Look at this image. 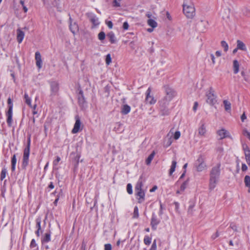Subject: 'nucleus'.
<instances>
[{
  "mask_svg": "<svg viewBox=\"0 0 250 250\" xmlns=\"http://www.w3.org/2000/svg\"><path fill=\"white\" fill-rule=\"evenodd\" d=\"M220 174V164L213 167L210 172L209 189H213L218 181Z\"/></svg>",
  "mask_w": 250,
  "mask_h": 250,
  "instance_id": "obj_1",
  "label": "nucleus"
},
{
  "mask_svg": "<svg viewBox=\"0 0 250 250\" xmlns=\"http://www.w3.org/2000/svg\"><path fill=\"white\" fill-rule=\"evenodd\" d=\"M183 6L184 13L187 18L192 19L195 15V9L190 0H184Z\"/></svg>",
  "mask_w": 250,
  "mask_h": 250,
  "instance_id": "obj_2",
  "label": "nucleus"
},
{
  "mask_svg": "<svg viewBox=\"0 0 250 250\" xmlns=\"http://www.w3.org/2000/svg\"><path fill=\"white\" fill-rule=\"evenodd\" d=\"M170 101L163 98L160 102L161 113L162 116H167L169 114L170 108L169 107Z\"/></svg>",
  "mask_w": 250,
  "mask_h": 250,
  "instance_id": "obj_3",
  "label": "nucleus"
},
{
  "mask_svg": "<svg viewBox=\"0 0 250 250\" xmlns=\"http://www.w3.org/2000/svg\"><path fill=\"white\" fill-rule=\"evenodd\" d=\"M30 138L28 139L27 146L24 148L21 167L25 169L28 164L29 156L30 154Z\"/></svg>",
  "mask_w": 250,
  "mask_h": 250,
  "instance_id": "obj_4",
  "label": "nucleus"
},
{
  "mask_svg": "<svg viewBox=\"0 0 250 250\" xmlns=\"http://www.w3.org/2000/svg\"><path fill=\"white\" fill-rule=\"evenodd\" d=\"M206 157L203 155H200L195 163V167L198 171H202L207 168L205 163Z\"/></svg>",
  "mask_w": 250,
  "mask_h": 250,
  "instance_id": "obj_5",
  "label": "nucleus"
},
{
  "mask_svg": "<svg viewBox=\"0 0 250 250\" xmlns=\"http://www.w3.org/2000/svg\"><path fill=\"white\" fill-rule=\"evenodd\" d=\"M206 102L210 105H214L217 102L216 96L214 94V91L212 87H209L206 92Z\"/></svg>",
  "mask_w": 250,
  "mask_h": 250,
  "instance_id": "obj_6",
  "label": "nucleus"
},
{
  "mask_svg": "<svg viewBox=\"0 0 250 250\" xmlns=\"http://www.w3.org/2000/svg\"><path fill=\"white\" fill-rule=\"evenodd\" d=\"M7 103L9 105L8 110L6 113L7 123L9 125H11L12 122V110L13 104L11 99L9 98L7 100Z\"/></svg>",
  "mask_w": 250,
  "mask_h": 250,
  "instance_id": "obj_7",
  "label": "nucleus"
},
{
  "mask_svg": "<svg viewBox=\"0 0 250 250\" xmlns=\"http://www.w3.org/2000/svg\"><path fill=\"white\" fill-rule=\"evenodd\" d=\"M50 96L53 97L57 95L58 93L59 90V83L55 81L50 82Z\"/></svg>",
  "mask_w": 250,
  "mask_h": 250,
  "instance_id": "obj_8",
  "label": "nucleus"
},
{
  "mask_svg": "<svg viewBox=\"0 0 250 250\" xmlns=\"http://www.w3.org/2000/svg\"><path fill=\"white\" fill-rule=\"evenodd\" d=\"M76 122L74 125V127L72 130V133L75 134L79 132L81 129L80 128L81 125V122L79 116H75Z\"/></svg>",
  "mask_w": 250,
  "mask_h": 250,
  "instance_id": "obj_9",
  "label": "nucleus"
},
{
  "mask_svg": "<svg viewBox=\"0 0 250 250\" xmlns=\"http://www.w3.org/2000/svg\"><path fill=\"white\" fill-rule=\"evenodd\" d=\"M151 88L149 87L146 92V102L150 104H154L156 103V100L154 97L150 95Z\"/></svg>",
  "mask_w": 250,
  "mask_h": 250,
  "instance_id": "obj_10",
  "label": "nucleus"
},
{
  "mask_svg": "<svg viewBox=\"0 0 250 250\" xmlns=\"http://www.w3.org/2000/svg\"><path fill=\"white\" fill-rule=\"evenodd\" d=\"M160 223V220L157 218L156 216L154 213L152 214L150 225L152 227V229L155 230L157 229V225Z\"/></svg>",
  "mask_w": 250,
  "mask_h": 250,
  "instance_id": "obj_11",
  "label": "nucleus"
},
{
  "mask_svg": "<svg viewBox=\"0 0 250 250\" xmlns=\"http://www.w3.org/2000/svg\"><path fill=\"white\" fill-rule=\"evenodd\" d=\"M207 132L206 125L204 123H202L198 128V135L201 137H205Z\"/></svg>",
  "mask_w": 250,
  "mask_h": 250,
  "instance_id": "obj_12",
  "label": "nucleus"
},
{
  "mask_svg": "<svg viewBox=\"0 0 250 250\" xmlns=\"http://www.w3.org/2000/svg\"><path fill=\"white\" fill-rule=\"evenodd\" d=\"M166 96L164 98L169 101H171L173 98L175 96V92L173 90L170 88H167L166 89Z\"/></svg>",
  "mask_w": 250,
  "mask_h": 250,
  "instance_id": "obj_13",
  "label": "nucleus"
},
{
  "mask_svg": "<svg viewBox=\"0 0 250 250\" xmlns=\"http://www.w3.org/2000/svg\"><path fill=\"white\" fill-rule=\"evenodd\" d=\"M35 60L37 66L39 69L41 68L42 67V60L41 55L39 52L35 53Z\"/></svg>",
  "mask_w": 250,
  "mask_h": 250,
  "instance_id": "obj_14",
  "label": "nucleus"
},
{
  "mask_svg": "<svg viewBox=\"0 0 250 250\" xmlns=\"http://www.w3.org/2000/svg\"><path fill=\"white\" fill-rule=\"evenodd\" d=\"M136 195L137 197H139L138 198V202L139 203H142L145 200V193L143 190H138V191H135Z\"/></svg>",
  "mask_w": 250,
  "mask_h": 250,
  "instance_id": "obj_15",
  "label": "nucleus"
},
{
  "mask_svg": "<svg viewBox=\"0 0 250 250\" xmlns=\"http://www.w3.org/2000/svg\"><path fill=\"white\" fill-rule=\"evenodd\" d=\"M217 134L220 139H223L229 136V132L225 129H222L217 131Z\"/></svg>",
  "mask_w": 250,
  "mask_h": 250,
  "instance_id": "obj_16",
  "label": "nucleus"
},
{
  "mask_svg": "<svg viewBox=\"0 0 250 250\" xmlns=\"http://www.w3.org/2000/svg\"><path fill=\"white\" fill-rule=\"evenodd\" d=\"M69 28L71 31L75 34L78 30V26L76 22L72 23V19L71 17H69Z\"/></svg>",
  "mask_w": 250,
  "mask_h": 250,
  "instance_id": "obj_17",
  "label": "nucleus"
},
{
  "mask_svg": "<svg viewBox=\"0 0 250 250\" xmlns=\"http://www.w3.org/2000/svg\"><path fill=\"white\" fill-rule=\"evenodd\" d=\"M172 143V139L171 138V135L170 136L169 134H168L164 139V146L165 147H167L171 145Z\"/></svg>",
  "mask_w": 250,
  "mask_h": 250,
  "instance_id": "obj_18",
  "label": "nucleus"
},
{
  "mask_svg": "<svg viewBox=\"0 0 250 250\" xmlns=\"http://www.w3.org/2000/svg\"><path fill=\"white\" fill-rule=\"evenodd\" d=\"M51 240V232L45 233L43 236L42 237L41 241L42 244L48 243Z\"/></svg>",
  "mask_w": 250,
  "mask_h": 250,
  "instance_id": "obj_19",
  "label": "nucleus"
},
{
  "mask_svg": "<svg viewBox=\"0 0 250 250\" xmlns=\"http://www.w3.org/2000/svg\"><path fill=\"white\" fill-rule=\"evenodd\" d=\"M17 39L18 42L19 43H20L22 42V41L24 38V33L23 31H22L20 29H17Z\"/></svg>",
  "mask_w": 250,
  "mask_h": 250,
  "instance_id": "obj_20",
  "label": "nucleus"
},
{
  "mask_svg": "<svg viewBox=\"0 0 250 250\" xmlns=\"http://www.w3.org/2000/svg\"><path fill=\"white\" fill-rule=\"evenodd\" d=\"M107 37L109 39L111 43H115L117 42V39L114 33L110 31L107 34Z\"/></svg>",
  "mask_w": 250,
  "mask_h": 250,
  "instance_id": "obj_21",
  "label": "nucleus"
},
{
  "mask_svg": "<svg viewBox=\"0 0 250 250\" xmlns=\"http://www.w3.org/2000/svg\"><path fill=\"white\" fill-rule=\"evenodd\" d=\"M176 166H177V162L176 161V159H173L172 161L170 168L169 170V175L170 176H171L173 174V173L175 171Z\"/></svg>",
  "mask_w": 250,
  "mask_h": 250,
  "instance_id": "obj_22",
  "label": "nucleus"
},
{
  "mask_svg": "<svg viewBox=\"0 0 250 250\" xmlns=\"http://www.w3.org/2000/svg\"><path fill=\"white\" fill-rule=\"evenodd\" d=\"M130 107L127 104H124L121 108V113L124 115L127 114L130 111Z\"/></svg>",
  "mask_w": 250,
  "mask_h": 250,
  "instance_id": "obj_23",
  "label": "nucleus"
},
{
  "mask_svg": "<svg viewBox=\"0 0 250 250\" xmlns=\"http://www.w3.org/2000/svg\"><path fill=\"white\" fill-rule=\"evenodd\" d=\"M143 186V181L142 178L140 177L137 182L135 187V191L141 190L142 189V187Z\"/></svg>",
  "mask_w": 250,
  "mask_h": 250,
  "instance_id": "obj_24",
  "label": "nucleus"
},
{
  "mask_svg": "<svg viewBox=\"0 0 250 250\" xmlns=\"http://www.w3.org/2000/svg\"><path fill=\"white\" fill-rule=\"evenodd\" d=\"M237 47L241 50L246 51L247 50L245 44L240 40L237 41Z\"/></svg>",
  "mask_w": 250,
  "mask_h": 250,
  "instance_id": "obj_25",
  "label": "nucleus"
},
{
  "mask_svg": "<svg viewBox=\"0 0 250 250\" xmlns=\"http://www.w3.org/2000/svg\"><path fill=\"white\" fill-rule=\"evenodd\" d=\"M233 68L234 74H237L239 70V63L237 60H234L233 62Z\"/></svg>",
  "mask_w": 250,
  "mask_h": 250,
  "instance_id": "obj_26",
  "label": "nucleus"
},
{
  "mask_svg": "<svg viewBox=\"0 0 250 250\" xmlns=\"http://www.w3.org/2000/svg\"><path fill=\"white\" fill-rule=\"evenodd\" d=\"M16 163L17 159L16 154H14L11 159V169L12 171H14L15 170Z\"/></svg>",
  "mask_w": 250,
  "mask_h": 250,
  "instance_id": "obj_27",
  "label": "nucleus"
},
{
  "mask_svg": "<svg viewBox=\"0 0 250 250\" xmlns=\"http://www.w3.org/2000/svg\"><path fill=\"white\" fill-rule=\"evenodd\" d=\"M155 155V152L154 151H153L149 156L148 157H147V158L146 159V163L147 165H149L152 159H153L154 156Z\"/></svg>",
  "mask_w": 250,
  "mask_h": 250,
  "instance_id": "obj_28",
  "label": "nucleus"
},
{
  "mask_svg": "<svg viewBox=\"0 0 250 250\" xmlns=\"http://www.w3.org/2000/svg\"><path fill=\"white\" fill-rule=\"evenodd\" d=\"M245 158L247 164L250 165V150L248 149V150H245Z\"/></svg>",
  "mask_w": 250,
  "mask_h": 250,
  "instance_id": "obj_29",
  "label": "nucleus"
},
{
  "mask_svg": "<svg viewBox=\"0 0 250 250\" xmlns=\"http://www.w3.org/2000/svg\"><path fill=\"white\" fill-rule=\"evenodd\" d=\"M147 24L153 28L157 26V23L154 20L151 19L148 20Z\"/></svg>",
  "mask_w": 250,
  "mask_h": 250,
  "instance_id": "obj_30",
  "label": "nucleus"
},
{
  "mask_svg": "<svg viewBox=\"0 0 250 250\" xmlns=\"http://www.w3.org/2000/svg\"><path fill=\"white\" fill-rule=\"evenodd\" d=\"M24 98L26 104H28L30 107H32L31 98L28 96L27 93L24 94Z\"/></svg>",
  "mask_w": 250,
  "mask_h": 250,
  "instance_id": "obj_31",
  "label": "nucleus"
},
{
  "mask_svg": "<svg viewBox=\"0 0 250 250\" xmlns=\"http://www.w3.org/2000/svg\"><path fill=\"white\" fill-rule=\"evenodd\" d=\"M223 103L225 106V108L226 111H229L231 109V104L227 100H224Z\"/></svg>",
  "mask_w": 250,
  "mask_h": 250,
  "instance_id": "obj_32",
  "label": "nucleus"
},
{
  "mask_svg": "<svg viewBox=\"0 0 250 250\" xmlns=\"http://www.w3.org/2000/svg\"><path fill=\"white\" fill-rule=\"evenodd\" d=\"M80 94H81V95L78 98L79 103L80 104L83 105L84 103H85V100L83 95V92L82 91L80 92Z\"/></svg>",
  "mask_w": 250,
  "mask_h": 250,
  "instance_id": "obj_33",
  "label": "nucleus"
},
{
  "mask_svg": "<svg viewBox=\"0 0 250 250\" xmlns=\"http://www.w3.org/2000/svg\"><path fill=\"white\" fill-rule=\"evenodd\" d=\"M90 21L95 25H97L99 24L98 18H97L96 16L91 17L90 18Z\"/></svg>",
  "mask_w": 250,
  "mask_h": 250,
  "instance_id": "obj_34",
  "label": "nucleus"
},
{
  "mask_svg": "<svg viewBox=\"0 0 250 250\" xmlns=\"http://www.w3.org/2000/svg\"><path fill=\"white\" fill-rule=\"evenodd\" d=\"M244 183L246 187L250 188V177L249 175H246L245 177Z\"/></svg>",
  "mask_w": 250,
  "mask_h": 250,
  "instance_id": "obj_35",
  "label": "nucleus"
},
{
  "mask_svg": "<svg viewBox=\"0 0 250 250\" xmlns=\"http://www.w3.org/2000/svg\"><path fill=\"white\" fill-rule=\"evenodd\" d=\"M144 242L146 245H149L151 243V238L148 236L146 235L144 237Z\"/></svg>",
  "mask_w": 250,
  "mask_h": 250,
  "instance_id": "obj_36",
  "label": "nucleus"
},
{
  "mask_svg": "<svg viewBox=\"0 0 250 250\" xmlns=\"http://www.w3.org/2000/svg\"><path fill=\"white\" fill-rule=\"evenodd\" d=\"M7 174V170L5 168H3L1 170V174H0V180H3L6 177V175Z\"/></svg>",
  "mask_w": 250,
  "mask_h": 250,
  "instance_id": "obj_37",
  "label": "nucleus"
},
{
  "mask_svg": "<svg viewBox=\"0 0 250 250\" xmlns=\"http://www.w3.org/2000/svg\"><path fill=\"white\" fill-rule=\"evenodd\" d=\"M139 217V209L137 206L135 207L134 208L133 217L134 218H137Z\"/></svg>",
  "mask_w": 250,
  "mask_h": 250,
  "instance_id": "obj_38",
  "label": "nucleus"
},
{
  "mask_svg": "<svg viewBox=\"0 0 250 250\" xmlns=\"http://www.w3.org/2000/svg\"><path fill=\"white\" fill-rule=\"evenodd\" d=\"M221 44L222 47L224 48V51L227 52L229 49V46L228 43L224 41H222L221 42Z\"/></svg>",
  "mask_w": 250,
  "mask_h": 250,
  "instance_id": "obj_39",
  "label": "nucleus"
},
{
  "mask_svg": "<svg viewBox=\"0 0 250 250\" xmlns=\"http://www.w3.org/2000/svg\"><path fill=\"white\" fill-rule=\"evenodd\" d=\"M188 184V181H186L183 183L180 187V191L182 192H184L185 189L186 188L187 185Z\"/></svg>",
  "mask_w": 250,
  "mask_h": 250,
  "instance_id": "obj_40",
  "label": "nucleus"
},
{
  "mask_svg": "<svg viewBox=\"0 0 250 250\" xmlns=\"http://www.w3.org/2000/svg\"><path fill=\"white\" fill-rule=\"evenodd\" d=\"M36 228L37 229L42 230L41 229V219L40 218H38L36 220Z\"/></svg>",
  "mask_w": 250,
  "mask_h": 250,
  "instance_id": "obj_41",
  "label": "nucleus"
},
{
  "mask_svg": "<svg viewBox=\"0 0 250 250\" xmlns=\"http://www.w3.org/2000/svg\"><path fill=\"white\" fill-rule=\"evenodd\" d=\"M105 37V34L104 32H101L98 34V39L100 41H103Z\"/></svg>",
  "mask_w": 250,
  "mask_h": 250,
  "instance_id": "obj_42",
  "label": "nucleus"
},
{
  "mask_svg": "<svg viewBox=\"0 0 250 250\" xmlns=\"http://www.w3.org/2000/svg\"><path fill=\"white\" fill-rule=\"evenodd\" d=\"M105 62L107 65H109L111 62V58L110 54L106 56Z\"/></svg>",
  "mask_w": 250,
  "mask_h": 250,
  "instance_id": "obj_43",
  "label": "nucleus"
},
{
  "mask_svg": "<svg viewBox=\"0 0 250 250\" xmlns=\"http://www.w3.org/2000/svg\"><path fill=\"white\" fill-rule=\"evenodd\" d=\"M132 187L131 184H128L126 186V190L128 194H132Z\"/></svg>",
  "mask_w": 250,
  "mask_h": 250,
  "instance_id": "obj_44",
  "label": "nucleus"
},
{
  "mask_svg": "<svg viewBox=\"0 0 250 250\" xmlns=\"http://www.w3.org/2000/svg\"><path fill=\"white\" fill-rule=\"evenodd\" d=\"M224 13H226V15H224L223 13L222 14V18L225 19L226 18H229V9H225L223 11Z\"/></svg>",
  "mask_w": 250,
  "mask_h": 250,
  "instance_id": "obj_45",
  "label": "nucleus"
},
{
  "mask_svg": "<svg viewBox=\"0 0 250 250\" xmlns=\"http://www.w3.org/2000/svg\"><path fill=\"white\" fill-rule=\"evenodd\" d=\"M181 136V133L179 131H177L175 132L174 134V139L175 140L178 139Z\"/></svg>",
  "mask_w": 250,
  "mask_h": 250,
  "instance_id": "obj_46",
  "label": "nucleus"
},
{
  "mask_svg": "<svg viewBox=\"0 0 250 250\" xmlns=\"http://www.w3.org/2000/svg\"><path fill=\"white\" fill-rule=\"evenodd\" d=\"M230 228L235 231H237V227L236 226V225L235 224H234L233 223H231L230 224Z\"/></svg>",
  "mask_w": 250,
  "mask_h": 250,
  "instance_id": "obj_47",
  "label": "nucleus"
},
{
  "mask_svg": "<svg viewBox=\"0 0 250 250\" xmlns=\"http://www.w3.org/2000/svg\"><path fill=\"white\" fill-rule=\"evenodd\" d=\"M37 245L36 243L35 239H33L31 240V243H30V248H35V247H37Z\"/></svg>",
  "mask_w": 250,
  "mask_h": 250,
  "instance_id": "obj_48",
  "label": "nucleus"
},
{
  "mask_svg": "<svg viewBox=\"0 0 250 250\" xmlns=\"http://www.w3.org/2000/svg\"><path fill=\"white\" fill-rule=\"evenodd\" d=\"M61 158L60 157L57 156L56 159H55L53 162V164L54 166H57L58 165V163L60 161Z\"/></svg>",
  "mask_w": 250,
  "mask_h": 250,
  "instance_id": "obj_49",
  "label": "nucleus"
},
{
  "mask_svg": "<svg viewBox=\"0 0 250 250\" xmlns=\"http://www.w3.org/2000/svg\"><path fill=\"white\" fill-rule=\"evenodd\" d=\"M157 248V245H156V240H154V241L153 242V244L151 246V247L149 250H156Z\"/></svg>",
  "mask_w": 250,
  "mask_h": 250,
  "instance_id": "obj_50",
  "label": "nucleus"
},
{
  "mask_svg": "<svg viewBox=\"0 0 250 250\" xmlns=\"http://www.w3.org/2000/svg\"><path fill=\"white\" fill-rule=\"evenodd\" d=\"M113 4V6L115 7H120L121 6L120 1H119L118 0H114Z\"/></svg>",
  "mask_w": 250,
  "mask_h": 250,
  "instance_id": "obj_51",
  "label": "nucleus"
},
{
  "mask_svg": "<svg viewBox=\"0 0 250 250\" xmlns=\"http://www.w3.org/2000/svg\"><path fill=\"white\" fill-rule=\"evenodd\" d=\"M129 27L128 23L127 21H125L123 23V28L124 30H127Z\"/></svg>",
  "mask_w": 250,
  "mask_h": 250,
  "instance_id": "obj_52",
  "label": "nucleus"
},
{
  "mask_svg": "<svg viewBox=\"0 0 250 250\" xmlns=\"http://www.w3.org/2000/svg\"><path fill=\"white\" fill-rule=\"evenodd\" d=\"M112 246L110 244H106L104 245V250H111Z\"/></svg>",
  "mask_w": 250,
  "mask_h": 250,
  "instance_id": "obj_53",
  "label": "nucleus"
},
{
  "mask_svg": "<svg viewBox=\"0 0 250 250\" xmlns=\"http://www.w3.org/2000/svg\"><path fill=\"white\" fill-rule=\"evenodd\" d=\"M243 134L244 136H247L248 138L250 136V133L246 129L243 130Z\"/></svg>",
  "mask_w": 250,
  "mask_h": 250,
  "instance_id": "obj_54",
  "label": "nucleus"
},
{
  "mask_svg": "<svg viewBox=\"0 0 250 250\" xmlns=\"http://www.w3.org/2000/svg\"><path fill=\"white\" fill-rule=\"evenodd\" d=\"M37 104H34L33 106H32V108H33V114L34 115L37 114L38 113L37 111L36 110V109L37 108Z\"/></svg>",
  "mask_w": 250,
  "mask_h": 250,
  "instance_id": "obj_55",
  "label": "nucleus"
},
{
  "mask_svg": "<svg viewBox=\"0 0 250 250\" xmlns=\"http://www.w3.org/2000/svg\"><path fill=\"white\" fill-rule=\"evenodd\" d=\"M248 169V167L245 164L242 165V170L243 171H246Z\"/></svg>",
  "mask_w": 250,
  "mask_h": 250,
  "instance_id": "obj_56",
  "label": "nucleus"
},
{
  "mask_svg": "<svg viewBox=\"0 0 250 250\" xmlns=\"http://www.w3.org/2000/svg\"><path fill=\"white\" fill-rule=\"evenodd\" d=\"M198 106V103L197 102H194V105L193 107V110L194 112H195L196 111Z\"/></svg>",
  "mask_w": 250,
  "mask_h": 250,
  "instance_id": "obj_57",
  "label": "nucleus"
},
{
  "mask_svg": "<svg viewBox=\"0 0 250 250\" xmlns=\"http://www.w3.org/2000/svg\"><path fill=\"white\" fill-rule=\"evenodd\" d=\"M106 24L107 26L110 28L111 29L113 27V23L112 21H108L106 22Z\"/></svg>",
  "mask_w": 250,
  "mask_h": 250,
  "instance_id": "obj_58",
  "label": "nucleus"
},
{
  "mask_svg": "<svg viewBox=\"0 0 250 250\" xmlns=\"http://www.w3.org/2000/svg\"><path fill=\"white\" fill-rule=\"evenodd\" d=\"M247 119L246 115L245 113H244L241 116V120L242 122H244L245 120Z\"/></svg>",
  "mask_w": 250,
  "mask_h": 250,
  "instance_id": "obj_59",
  "label": "nucleus"
},
{
  "mask_svg": "<svg viewBox=\"0 0 250 250\" xmlns=\"http://www.w3.org/2000/svg\"><path fill=\"white\" fill-rule=\"evenodd\" d=\"M219 235V232L218 231H216V232L213 234L211 236V238L212 239H215V238H216L217 237H218Z\"/></svg>",
  "mask_w": 250,
  "mask_h": 250,
  "instance_id": "obj_60",
  "label": "nucleus"
},
{
  "mask_svg": "<svg viewBox=\"0 0 250 250\" xmlns=\"http://www.w3.org/2000/svg\"><path fill=\"white\" fill-rule=\"evenodd\" d=\"M163 205L162 204L161 202H160V209L159 213L160 215H161L163 214Z\"/></svg>",
  "mask_w": 250,
  "mask_h": 250,
  "instance_id": "obj_61",
  "label": "nucleus"
},
{
  "mask_svg": "<svg viewBox=\"0 0 250 250\" xmlns=\"http://www.w3.org/2000/svg\"><path fill=\"white\" fill-rule=\"evenodd\" d=\"M210 57H211L212 62L213 64H215V57H214V55L211 54L210 55Z\"/></svg>",
  "mask_w": 250,
  "mask_h": 250,
  "instance_id": "obj_62",
  "label": "nucleus"
},
{
  "mask_svg": "<svg viewBox=\"0 0 250 250\" xmlns=\"http://www.w3.org/2000/svg\"><path fill=\"white\" fill-rule=\"evenodd\" d=\"M42 230L37 229V231H36L35 233L38 237H39L40 235V233H42Z\"/></svg>",
  "mask_w": 250,
  "mask_h": 250,
  "instance_id": "obj_63",
  "label": "nucleus"
},
{
  "mask_svg": "<svg viewBox=\"0 0 250 250\" xmlns=\"http://www.w3.org/2000/svg\"><path fill=\"white\" fill-rule=\"evenodd\" d=\"M157 189V187L156 186H154L151 189H150V192H154Z\"/></svg>",
  "mask_w": 250,
  "mask_h": 250,
  "instance_id": "obj_64",
  "label": "nucleus"
}]
</instances>
